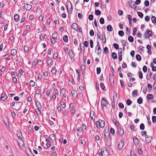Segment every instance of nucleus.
Masks as SVG:
<instances>
[{"mask_svg": "<svg viewBox=\"0 0 156 156\" xmlns=\"http://www.w3.org/2000/svg\"><path fill=\"white\" fill-rule=\"evenodd\" d=\"M105 122L101 119L99 120L96 122V126L98 128H103L105 126Z\"/></svg>", "mask_w": 156, "mask_h": 156, "instance_id": "nucleus-1", "label": "nucleus"}, {"mask_svg": "<svg viewBox=\"0 0 156 156\" xmlns=\"http://www.w3.org/2000/svg\"><path fill=\"white\" fill-rule=\"evenodd\" d=\"M66 8L69 14L72 13L73 11L72 5L69 1H67L66 2Z\"/></svg>", "mask_w": 156, "mask_h": 156, "instance_id": "nucleus-2", "label": "nucleus"}, {"mask_svg": "<svg viewBox=\"0 0 156 156\" xmlns=\"http://www.w3.org/2000/svg\"><path fill=\"white\" fill-rule=\"evenodd\" d=\"M152 31L147 29L144 34L145 37L146 39L148 38L150 36H151L152 35Z\"/></svg>", "mask_w": 156, "mask_h": 156, "instance_id": "nucleus-3", "label": "nucleus"}, {"mask_svg": "<svg viewBox=\"0 0 156 156\" xmlns=\"http://www.w3.org/2000/svg\"><path fill=\"white\" fill-rule=\"evenodd\" d=\"M102 100L101 101V106L104 108V107H105L107 105V102L106 100L104 98H102Z\"/></svg>", "mask_w": 156, "mask_h": 156, "instance_id": "nucleus-4", "label": "nucleus"}, {"mask_svg": "<svg viewBox=\"0 0 156 156\" xmlns=\"http://www.w3.org/2000/svg\"><path fill=\"white\" fill-rule=\"evenodd\" d=\"M101 156H109V153L108 151L105 149H103L101 151Z\"/></svg>", "mask_w": 156, "mask_h": 156, "instance_id": "nucleus-5", "label": "nucleus"}, {"mask_svg": "<svg viewBox=\"0 0 156 156\" xmlns=\"http://www.w3.org/2000/svg\"><path fill=\"white\" fill-rule=\"evenodd\" d=\"M128 3L132 8L135 9H136L137 6H135V4L133 2L132 0L129 1Z\"/></svg>", "mask_w": 156, "mask_h": 156, "instance_id": "nucleus-6", "label": "nucleus"}, {"mask_svg": "<svg viewBox=\"0 0 156 156\" xmlns=\"http://www.w3.org/2000/svg\"><path fill=\"white\" fill-rule=\"evenodd\" d=\"M124 145V142L122 140H120L118 144V147L119 149H122Z\"/></svg>", "mask_w": 156, "mask_h": 156, "instance_id": "nucleus-7", "label": "nucleus"}, {"mask_svg": "<svg viewBox=\"0 0 156 156\" xmlns=\"http://www.w3.org/2000/svg\"><path fill=\"white\" fill-rule=\"evenodd\" d=\"M152 139V137L151 136L147 135L145 137V141L148 144L150 143L151 140Z\"/></svg>", "mask_w": 156, "mask_h": 156, "instance_id": "nucleus-8", "label": "nucleus"}, {"mask_svg": "<svg viewBox=\"0 0 156 156\" xmlns=\"http://www.w3.org/2000/svg\"><path fill=\"white\" fill-rule=\"evenodd\" d=\"M72 28L74 30L78 31V26L76 23H73L71 26Z\"/></svg>", "mask_w": 156, "mask_h": 156, "instance_id": "nucleus-9", "label": "nucleus"}, {"mask_svg": "<svg viewBox=\"0 0 156 156\" xmlns=\"http://www.w3.org/2000/svg\"><path fill=\"white\" fill-rule=\"evenodd\" d=\"M60 95L62 96L63 97L66 98V96L65 94V90L64 88H62L61 90Z\"/></svg>", "mask_w": 156, "mask_h": 156, "instance_id": "nucleus-10", "label": "nucleus"}, {"mask_svg": "<svg viewBox=\"0 0 156 156\" xmlns=\"http://www.w3.org/2000/svg\"><path fill=\"white\" fill-rule=\"evenodd\" d=\"M90 116L91 119L92 120H94L95 119V112H94L93 111H90Z\"/></svg>", "mask_w": 156, "mask_h": 156, "instance_id": "nucleus-11", "label": "nucleus"}, {"mask_svg": "<svg viewBox=\"0 0 156 156\" xmlns=\"http://www.w3.org/2000/svg\"><path fill=\"white\" fill-rule=\"evenodd\" d=\"M98 45H97L96 47V50H97V54L99 55L100 54L101 52V50L100 46L99 45V43L98 41Z\"/></svg>", "mask_w": 156, "mask_h": 156, "instance_id": "nucleus-12", "label": "nucleus"}, {"mask_svg": "<svg viewBox=\"0 0 156 156\" xmlns=\"http://www.w3.org/2000/svg\"><path fill=\"white\" fill-rule=\"evenodd\" d=\"M102 42L103 44H105L106 42V38L105 34L104 33H103L102 34L101 39Z\"/></svg>", "mask_w": 156, "mask_h": 156, "instance_id": "nucleus-13", "label": "nucleus"}, {"mask_svg": "<svg viewBox=\"0 0 156 156\" xmlns=\"http://www.w3.org/2000/svg\"><path fill=\"white\" fill-rule=\"evenodd\" d=\"M72 95L73 97L76 98L77 95V93L76 90H73L71 91Z\"/></svg>", "mask_w": 156, "mask_h": 156, "instance_id": "nucleus-14", "label": "nucleus"}, {"mask_svg": "<svg viewBox=\"0 0 156 156\" xmlns=\"http://www.w3.org/2000/svg\"><path fill=\"white\" fill-rule=\"evenodd\" d=\"M7 98V97L6 95V94L4 93H2L1 94V99L3 101H5L6 100Z\"/></svg>", "mask_w": 156, "mask_h": 156, "instance_id": "nucleus-15", "label": "nucleus"}, {"mask_svg": "<svg viewBox=\"0 0 156 156\" xmlns=\"http://www.w3.org/2000/svg\"><path fill=\"white\" fill-rule=\"evenodd\" d=\"M118 133L120 136H122L124 134L123 130L121 127L118 128Z\"/></svg>", "mask_w": 156, "mask_h": 156, "instance_id": "nucleus-16", "label": "nucleus"}, {"mask_svg": "<svg viewBox=\"0 0 156 156\" xmlns=\"http://www.w3.org/2000/svg\"><path fill=\"white\" fill-rule=\"evenodd\" d=\"M24 7L27 10H30L32 8V5H29L27 4L24 5Z\"/></svg>", "mask_w": 156, "mask_h": 156, "instance_id": "nucleus-17", "label": "nucleus"}, {"mask_svg": "<svg viewBox=\"0 0 156 156\" xmlns=\"http://www.w3.org/2000/svg\"><path fill=\"white\" fill-rule=\"evenodd\" d=\"M133 141L134 144L136 146H137L138 144L139 140L136 137H134L133 138Z\"/></svg>", "mask_w": 156, "mask_h": 156, "instance_id": "nucleus-18", "label": "nucleus"}, {"mask_svg": "<svg viewBox=\"0 0 156 156\" xmlns=\"http://www.w3.org/2000/svg\"><path fill=\"white\" fill-rule=\"evenodd\" d=\"M69 56L71 59H72L74 58V54L72 50H69Z\"/></svg>", "mask_w": 156, "mask_h": 156, "instance_id": "nucleus-19", "label": "nucleus"}, {"mask_svg": "<svg viewBox=\"0 0 156 156\" xmlns=\"http://www.w3.org/2000/svg\"><path fill=\"white\" fill-rule=\"evenodd\" d=\"M47 64L49 66H52L53 64L52 60L51 59H48L47 61Z\"/></svg>", "mask_w": 156, "mask_h": 156, "instance_id": "nucleus-20", "label": "nucleus"}, {"mask_svg": "<svg viewBox=\"0 0 156 156\" xmlns=\"http://www.w3.org/2000/svg\"><path fill=\"white\" fill-rule=\"evenodd\" d=\"M11 54L12 56H15L16 54L17 51L15 49H12L11 51Z\"/></svg>", "mask_w": 156, "mask_h": 156, "instance_id": "nucleus-21", "label": "nucleus"}, {"mask_svg": "<svg viewBox=\"0 0 156 156\" xmlns=\"http://www.w3.org/2000/svg\"><path fill=\"white\" fill-rule=\"evenodd\" d=\"M36 106L37 107V108H41V105L40 103L38 101H36Z\"/></svg>", "mask_w": 156, "mask_h": 156, "instance_id": "nucleus-22", "label": "nucleus"}, {"mask_svg": "<svg viewBox=\"0 0 156 156\" xmlns=\"http://www.w3.org/2000/svg\"><path fill=\"white\" fill-rule=\"evenodd\" d=\"M105 137L107 141H109L110 139V136L108 133H105L104 134Z\"/></svg>", "mask_w": 156, "mask_h": 156, "instance_id": "nucleus-23", "label": "nucleus"}, {"mask_svg": "<svg viewBox=\"0 0 156 156\" xmlns=\"http://www.w3.org/2000/svg\"><path fill=\"white\" fill-rule=\"evenodd\" d=\"M147 99L150 100L153 98V95L152 94H148L147 96Z\"/></svg>", "mask_w": 156, "mask_h": 156, "instance_id": "nucleus-24", "label": "nucleus"}, {"mask_svg": "<svg viewBox=\"0 0 156 156\" xmlns=\"http://www.w3.org/2000/svg\"><path fill=\"white\" fill-rule=\"evenodd\" d=\"M102 37V34L100 31H98L97 33V38L101 40Z\"/></svg>", "mask_w": 156, "mask_h": 156, "instance_id": "nucleus-25", "label": "nucleus"}, {"mask_svg": "<svg viewBox=\"0 0 156 156\" xmlns=\"http://www.w3.org/2000/svg\"><path fill=\"white\" fill-rule=\"evenodd\" d=\"M112 58L113 59H116L117 58L116 54L114 52H113L112 54Z\"/></svg>", "mask_w": 156, "mask_h": 156, "instance_id": "nucleus-26", "label": "nucleus"}, {"mask_svg": "<svg viewBox=\"0 0 156 156\" xmlns=\"http://www.w3.org/2000/svg\"><path fill=\"white\" fill-rule=\"evenodd\" d=\"M26 151L27 154L29 156H31V154H33L31 152L30 150L28 148L26 149Z\"/></svg>", "mask_w": 156, "mask_h": 156, "instance_id": "nucleus-27", "label": "nucleus"}, {"mask_svg": "<svg viewBox=\"0 0 156 156\" xmlns=\"http://www.w3.org/2000/svg\"><path fill=\"white\" fill-rule=\"evenodd\" d=\"M49 138L51 140H55V135L53 134H51L49 136Z\"/></svg>", "mask_w": 156, "mask_h": 156, "instance_id": "nucleus-28", "label": "nucleus"}, {"mask_svg": "<svg viewBox=\"0 0 156 156\" xmlns=\"http://www.w3.org/2000/svg\"><path fill=\"white\" fill-rule=\"evenodd\" d=\"M41 108H37L36 110V112L37 114L38 115H41L40 110H41Z\"/></svg>", "mask_w": 156, "mask_h": 156, "instance_id": "nucleus-29", "label": "nucleus"}, {"mask_svg": "<svg viewBox=\"0 0 156 156\" xmlns=\"http://www.w3.org/2000/svg\"><path fill=\"white\" fill-rule=\"evenodd\" d=\"M108 30L109 31H112V28L110 25H108L107 27Z\"/></svg>", "mask_w": 156, "mask_h": 156, "instance_id": "nucleus-30", "label": "nucleus"}, {"mask_svg": "<svg viewBox=\"0 0 156 156\" xmlns=\"http://www.w3.org/2000/svg\"><path fill=\"white\" fill-rule=\"evenodd\" d=\"M58 36L57 33L56 32H54L53 34L52 37L53 38L55 39Z\"/></svg>", "mask_w": 156, "mask_h": 156, "instance_id": "nucleus-31", "label": "nucleus"}, {"mask_svg": "<svg viewBox=\"0 0 156 156\" xmlns=\"http://www.w3.org/2000/svg\"><path fill=\"white\" fill-rule=\"evenodd\" d=\"M19 16L18 14H15L14 16V20L16 21H17L19 20Z\"/></svg>", "mask_w": 156, "mask_h": 156, "instance_id": "nucleus-32", "label": "nucleus"}, {"mask_svg": "<svg viewBox=\"0 0 156 156\" xmlns=\"http://www.w3.org/2000/svg\"><path fill=\"white\" fill-rule=\"evenodd\" d=\"M51 72L53 74H55L57 72V70L56 68L55 67H53L51 70Z\"/></svg>", "mask_w": 156, "mask_h": 156, "instance_id": "nucleus-33", "label": "nucleus"}, {"mask_svg": "<svg viewBox=\"0 0 156 156\" xmlns=\"http://www.w3.org/2000/svg\"><path fill=\"white\" fill-rule=\"evenodd\" d=\"M151 19L153 23H156V18L154 16H152Z\"/></svg>", "mask_w": 156, "mask_h": 156, "instance_id": "nucleus-34", "label": "nucleus"}, {"mask_svg": "<svg viewBox=\"0 0 156 156\" xmlns=\"http://www.w3.org/2000/svg\"><path fill=\"white\" fill-rule=\"evenodd\" d=\"M113 98L114 100L116 99L117 98V94L115 92H114L113 94Z\"/></svg>", "mask_w": 156, "mask_h": 156, "instance_id": "nucleus-35", "label": "nucleus"}, {"mask_svg": "<svg viewBox=\"0 0 156 156\" xmlns=\"http://www.w3.org/2000/svg\"><path fill=\"white\" fill-rule=\"evenodd\" d=\"M137 103L139 104H141L143 102V99L142 98L140 97L138 99H137Z\"/></svg>", "mask_w": 156, "mask_h": 156, "instance_id": "nucleus-36", "label": "nucleus"}, {"mask_svg": "<svg viewBox=\"0 0 156 156\" xmlns=\"http://www.w3.org/2000/svg\"><path fill=\"white\" fill-rule=\"evenodd\" d=\"M128 39V40L130 42H133L134 41V38L132 36H130L129 37Z\"/></svg>", "mask_w": 156, "mask_h": 156, "instance_id": "nucleus-37", "label": "nucleus"}, {"mask_svg": "<svg viewBox=\"0 0 156 156\" xmlns=\"http://www.w3.org/2000/svg\"><path fill=\"white\" fill-rule=\"evenodd\" d=\"M63 40L65 42H67L68 41V36L66 35H64L63 37Z\"/></svg>", "mask_w": 156, "mask_h": 156, "instance_id": "nucleus-38", "label": "nucleus"}, {"mask_svg": "<svg viewBox=\"0 0 156 156\" xmlns=\"http://www.w3.org/2000/svg\"><path fill=\"white\" fill-rule=\"evenodd\" d=\"M118 34L120 36L122 37L124 35V34L123 31L120 30L118 32Z\"/></svg>", "mask_w": 156, "mask_h": 156, "instance_id": "nucleus-39", "label": "nucleus"}, {"mask_svg": "<svg viewBox=\"0 0 156 156\" xmlns=\"http://www.w3.org/2000/svg\"><path fill=\"white\" fill-rule=\"evenodd\" d=\"M136 59L137 61H140L141 60V57L139 55H137L136 56Z\"/></svg>", "mask_w": 156, "mask_h": 156, "instance_id": "nucleus-40", "label": "nucleus"}, {"mask_svg": "<svg viewBox=\"0 0 156 156\" xmlns=\"http://www.w3.org/2000/svg\"><path fill=\"white\" fill-rule=\"evenodd\" d=\"M60 105L62 108H64L66 107V105L65 103L62 101L60 102Z\"/></svg>", "mask_w": 156, "mask_h": 156, "instance_id": "nucleus-41", "label": "nucleus"}, {"mask_svg": "<svg viewBox=\"0 0 156 156\" xmlns=\"http://www.w3.org/2000/svg\"><path fill=\"white\" fill-rule=\"evenodd\" d=\"M95 14L96 15L99 16L101 14V12L99 10H96L95 11Z\"/></svg>", "mask_w": 156, "mask_h": 156, "instance_id": "nucleus-42", "label": "nucleus"}, {"mask_svg": "<svg viewBox=\"0 0 156 156\" xmlns=\"http://www.w3.org/2000/svg\"><path fill=\"white\" fill-rule=\"evenodd\" d=\"M79 41V39H75L73 41L74 44L76 45H77Z\"/></svg>", "mask_w": 156, "mask_h": 156, "instance_id": "nucleus-43", "label": "nucleus"}, {"mask_svg": "<svg viewBox=\"0 0 156 156\" xmlns=\"http://www.w3.org/2000/svg\"><path fill=\"white\" fill-rule=\"evenodd\" d=\"M30 86L34 87L35 85V83L32 80H31L30 83Z\"/></svg>", "mask_w": 156, "mask_h": 156, "instance_id": "nucleus-44", "label": "nucleus"}, {"mask_svg": "<svg viewBox=\"0 0 156 156\" xmlns=\"http://www.w3.org/2000/svg\"><path fill=\"white\" fill-rule=\"evenodd\" d=\"M131 101L129 99L127 100L126 101V103L128 105H130L132 103Z\"/></svg>", "mask_w": 156, "mask_h": 156, "instance_id": "nucleus-45", "label": "nucleus"}, {"mask_svg": "<svg viewBox=\"0 0 156 156\" xmlns=\"http://www.w3.org/2000/svg\"><path fill=\"white\" fill-rule=\"evenodd\" d=\"M99 22L101 24H103L105 23L104 19L103 18H101L100 19Z\"/></svg>", "mask_w": 156, "mask_h": 156, "instance_id": "nucleus-46", "label": "nucleus"}, {"mask_svg": "<svg viewBox=\"0 0 156 156\" xmlns=\"http://www.w3.org/2000/svg\"><path fill=\"white\" fill-rule=\"evenodd\" d=\"M81 69L82 70H83V72H84L85 70V66L84 65L82 64L81 66Z\"/></svg>", "mask_w": 156, "mask_h": 156, "instance_id": "nucleus-47", "label": "nucleus"}, {"mask_svg": "<svg viewBox=\"0 0 156 156\" xmlns=\"http://www.w3.org/2000/svg\"><path fill=\"white\" fill-rule=\"evenodd\" d=\"M139 77L140 78L142 79L143 78V73L141 71H140L139 73Z\"/></svg>", "mask_w": 156, "mask_h": 156, "instance_id": "nucleus-48", "label": "nucleus"}, {"mask_svg": "<svg viewBox=\"0 0 156 156\" xmlns=\"http://www.w3.org/2000/svg\"><path fill=\"white\" fill-rule=\"evenodd\" d=\"M100 86L103 90H104L105 88V86L103 83H101Z\"/></svg>", "mask_w": 156, "mask_h": 156, "instance_id": "nucleus-49", "label": "nucleus"}, {"mask_svg": "<svg viewBox=\"0 0 156 156\" xmlns=\"http://www.w3.org/2000/svg\"><path fill=\"white\" fill-rule=\"evenodd\" d=\"M36 94H40L41 93V91L39 89H38L36 90Z\"/></svg>", "mask_w": 156, "mask_h": 156, "instance_id": "nucleus-50", "label": "nucleus"}, {"mask_svg": "<svg viewBox=\"0 0 156 156\" xmlns=\"http://www.w3.org/2000/svg\"><path fill=\"white\" fill-rule=\"evenodd\" d=\"M137 14L140 18H142L143 17V14L142 12H137Z\"/></svg>", "mask_w": 156, "mask_h": 156, "instance_id": "nucleus-51", "label": "nucleus"}, {"mask_svg": "<svg viewBox=\"0 0 156 156\" xmlns=\"http://www.w3.org/2000/svg\"><path fill=\"white\" fill-rule=\"evenodd\" d=\"M24 50L25 52H27L29 50V48L27 46L25 45L24 46Z\"/></svg>", "mask_w": 156, "mask_h": 156, "instance_id": "nucleus-52", "label": "nucleus"}, {"mask_svg": "<svg viewBox=\"0 0 156 156\" xmlns=\"http://www.w3.org/2000/svg\"><path fill=\"white\" fill-rule=\"evenodd\" d=\"M144 5L146 6H148L149 5V2L148 1L146 0L144 2Z\"/></svg>", "mask_w": 156, "mask_h": 156, "instance_id": "nucleus-53", "label": "nucleus"}, {"mask_svg": "<svg viewBox=\"0 0 156 156\" xmlns=\"http://www.w3.org/2000/svg\"><path fill=\"white\" fill-rule=\"evenodd\" d=\"M90 47L91 48H93V41L91 39H90Z\"/></svg>", "mask_w": 156, "mask_h": 156, "instance_id": "nucleus-54", "label": "nucleus"}, {"mask_svg": "<svg viewBox=\"0 0 156 156\" xmlns=\"http://www.w3.org/2000/svg\"><path fill=\"white\" fill-rule=\"evenodd\" d=\"M152 122L154 123L155 122H156V116H153L152 117Z\"/></svg>", "mask_w": 156, "mask_h": 156, "instance_id": "nucleus-55", "label": "nucleus"}, {"mask_svg": "<svg viewBox=\"0 0 156 156\" xmlns=\"http://www.w3.org/2000/svg\"><path fill=\"white\" fill-rule=\"evenodd\" d=\"M119 106L120 108H124V105L122 103L120 102L119 104Z\"/></svg>", "mask_w": 156, "mask_h": 156, "instance_id": "nucleus-56", "label": "nucleus"}, {"mask_svg": "<svg viewBox=\"0 0 156 156\" xmlns=\"http://www.w3.org/2000/svg\"><path fill=\"white\" fill-rule=\"evenodd\" d=\"M143 70L144 73H145L147 72V67L146 66H143Z\"/></svg>", "mask_w": 156, "mask_h": 156, "instance_id": "nucleus-57", "label": "nucleus"}, {"mask_svg": "<svg viewBox=\"0 0 156 156\" xmlns=\"http://www.w3.org/2000/svg\"><path fill=\"white\" fill-rule=\"evenodd\" d=\"M104 51L105 54H107L108 52V50L107 47H105L104 48Z\"/></svg>", "mask_w": 156, "mask_h": 156, "instance_id": "nucleus-58", "label": "nucleus"}, {"mask_svg": "<svg viewBox=\"0 0 156 156\" xmlns=\"http://www.w3.org/2000/svg\"><path fill=\"white\" fill-rule=\"evenodd\" d=\"M147 87L149 90H152V87L151 85V84H147Z\"/></svg>", "mask_w": 156, "mask_h": 156, "instance_id": "nucleus-59", "label": "nucleus"}, {"mask_svg": "<svg viewBox=\"0 0 156 156\" xmlns=\"http://www.w3.org/2000/svg\"><path fill=\"white\" fill-rule=\"evenodd\" d=\"M140 129L141 130H143L144 129V126L143 123L141 124L140 126Z\"/></svg>", "mask_w": 156, "mask_h": 156, "instance_id": "nucleus-60", "label": "nucleus"}, {"mask_svg": "<svg viewBox=\"0 0 156 156\" xmlns=\"http://www.w3.org/2000/svg\"><path fill=\"white\" fill-rule=\"evenodd\" d=\"M93 16L92 15H90L88 17V19L90 20H93Z\"/></svg>", "mask_w": 156, "mask_h": 156, "instance_id": "nucleus-61", "label": "nucleus"}, {"mask_svg": "<svg viewBox=\"0 0 156 156\" xmlns=\"http://www.w3.org/2000/svg\"><path fill=\"white\" fill-rule=\"evenodd\" d=\"M113 45L116 49H117L119 48V45L118 44L114 43Z\"/></svg>", "mask_w": 156, "mask_h": 156, "instance_id": "nucleus-62", "label": "nucleus"}, {"mask_svg": "<svg viewBox=\"0 0 156 156\" xmlns=\"http://www.w3.org/2000/svg\"><path fill=\"white\" fill-rule=\"evenodd\" d=\"M90 34L91 36H93L94 35V32L92 30H90Z\"/></svg>", "mask_w": 156, "mask_h": 156, "instance_id": "nucleus-63", "label": "nucleus"}, {"mask_svg": "<svg viewBox=\"0 0 156 156\" xmlns=\"http://www.w3.org/2000/svg\"><path fill=\"white\" fill-rule=\"evenodd\" d=\"M121 42L122 43V44L124 46H126V44H127L126 41H125L122 40H121Z\"/></svg>", "mask_w": 156, "mask_h": 156, "instance_id": "nucleus-64", "label": "nucleus"}]
</instances>
